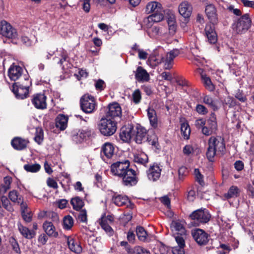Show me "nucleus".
I'll use <instances>...</instances> for the list:
<instances>
[{"mask_svg": "<svg viewBox=\"0 0 254 254\" xmlns=\"http://www.w3.org/2000/svg\"><path fill=\"white\" fill-rule=\"evenodd\" d=\"M129 162L127 160L117 161L111 166L112 174L122 180V183L127 187L135 185L138 182L135 171L129 168Z\"/></svg>", "mask_w": 254, "mask_h": 254, "instance_id": "1", "label": "nucleus"}, {"mask_svg": "<svg viewBox=\"0 0 254 254\" xmlns=\"http://www.w3.org/2000/svg\"><path fill=\"white\" fill-rule=\"evenodd\" d=\"M208 145L206 155L209 161H213L216 155H223L225 151L224 139L220 136L210 137L208 141Z\"/></svg>", "mask_w": 254, "mask_h": 254, "instance_id": "2", "label": "nucleus"}, {"mask_svg": "<svg viewBox=\"0 0 254 254\" xmlns=\"http://www.w3.org/2000/svg\"><path fill=\"white\" fill-rule=\"evenodd\" d=\"M101 133L105 136H111L117 130V122L113 120L103 117L98 124Z\"/></svg>", "mask_w": 254, "mask_h": 254, "instance_id": "3", "label": "nucleus"}, {"mask_svg": "<svg viewBox=\"0 0 254 254\" xmlns=\"http://www.w3.org/2000/svg\"><path fill=\"white\" fill-rule=\"evenodd\" d=\"M190 218L193 221L194 225L199 226L207 223L211 215L206 209H198L192 212L190 215Z\"/></svg>", "mask_w": 254, "mask_h": 254, "instance_id": "4", "label": "nucleus"}, {"mask_svg": "<svg viewBox=\"0 0 254 254\" xmlns=\"http://www.w3.org/2000/svg\"><path fill=\"white\" fill-rule=\"evenodd\" d=\"M251 23L249 14H245L233 24V30L239 34L244 33L250 28Z\"/></svg>", "mask_w": 254, "mask_h": 254, "instance_id": "5", "label": "nucleus"}, {"mask_svg": "<svg viewBox=\"0 0 254 254\" xmlns=\"http://www.w3.org/2000/svg\"><path fill=\"white\" fill-rule=\"evenodd\" d=\"M80 106L85 113H93L96 106L94 98L92 96L85 95L80 99Z\"/></svg>", "mask_w": 254, "mask_h": 254, "instance_id": "6", "label": "nucleus"}, {"mask_svg": "<svg viewBox=\"0 0 254 254\" xmlns=\"http://www.w3.org/2000/svg\"><path fill=\"white\" fill-rule=\"evenodd\" d=\"M122 113V109L119 104L114 102L109 104L107 106L105 117L115 120V119L121 117Z\"/></svg>", "mask_w": 254, "mask_h": 254, "instance_id": "7", "label": "nucleus"}, {"mask_svg": "<svg viewBox=\"0 0 254 254\" xmlns=\"http://www.w3.org/2000/svg\"><path fill=\"white\" fill-rule=\"evenodd\" d=\"M0 33L9 39H14L17 36L16 29L4 20L0 22Z\"/></svg>", "mask_w": 254, "mask_h": 254, "instance_id": "8", "label": "nucleus"}, {"mask_svg": "<svg viewBox=\"0 0 254 254\" xmlns=\"http://www.w3.org/2000/svg\"><path fill=\"white\" fill-rule=\"evenodd\" d=\"M217 130L216 119L214 113H212L209 119L207 120V125L202 128V133L209 136L216 132Z\"/></svg>", "mask_w": 254, "mask_h": 254, "instance_id": "9", "label": "nucleus"}, {"mask_svg": "<svg viewBox=\"0 0 254 254\" xmlns=\"http://www.w3.org/2000/svg\"><path fill=\"white\" fill-rule=\"evenodd\" d=\"M12 91L17 98L23 99L28 94V86L15 82L12 85Z\"/></svg>", "mask_w": 254, "mask_h": 254, "instance_id": "10", "label": "nucleus"}, {"mask_svg": "<svg viewBox=\"0 0 254 254\" xmlns=\"http://www.w3.org/2000/svg\"><path fill=\"white\" fill-rule=\"evenodd\" d=\"M135 134V130L132 125L128 124L123 127L120 131V137L124 142L130 140L131 137Z\"/></svg>", "mask_w": 254, "mask_h": 254, "instance_id": "11", "label": "nucleus"}, {"mask_svg": "<svg viewBox=\"0 0 254 254\" xmlns=\"http://www.w3.org/2000/svg\"><path fill=\"white\" fill-rule=\"evenodd\" d=\"M192 236L199 245H205L208 242V235L202 229H197L192 231Z\"/></svg>", "mask_w": 254, "mask_h": 254, "instance_id": "12", "label": "nucleus"}, {"mask_svg": "<svg viewBox=\"0 0 254 254\" xmlns=\"http://www.w3.org/2000/svg\"><path fill=\"white\" fill-rule=\"evenodd\" d=\"M47 97L44 94H34L32 99V103L38 109L43 110L47 108Z\"/></svg>", "mask_w": 254, "mask_h": 254, "instance_id": "13", "label": "nucleus"}, {"mask_svg": "<svg viewBox=\"0 0 254 254\" xmlns=\"http://www.w3.org/2000/svg\"><path fill=\"white\" fill-rule=\"evenodd\" d=\"M205 11L210 22L213 25L217 24L218 22V15L215 6L212 4H207L206 6Z\"/></svg>", "mask_w": 254, "mask_h": 254, "instance_id": "14", "label": "nucleus"}, {"mask_svg": "<svg viewBox=\"0 0 254 254\" xmlns=\"http://www.w3.org/2000/svg\"><path fill=\"white\" fill-rule=\"evenodd\" d=\"M29 140L20 137H15L11 141V145L16 150H22L26 148Z\"/></svg>", "mask_w": 254, "mask_h": 254, "instance_id": "15", "label": "nucleus"}, {"mask_svg": "<svg viewBox=\"0 0 254 254\" xmlns=\"http://www.w3.org/2000/svg\"><path fill=\"white\" fill-rule=\"evenodd\" d=\"M113 202L118 206L126 205L130 207L131 209L133 208L134 205L130 203L129 199L126 196L122 195H114L112 198Z\"/></svg>", "mask_w": 254, "mask_h": 254, "instance_id": "16", "label": "nucleus"}, {"mask_svg": "<svg viewBox=\"0 0 254 254\" xmlns=\"http://www.w3.org/2000/svg\"><path fill=\"white\" fill-rule=\"evenodd\" d=\"M205 32L209 43L213 44L217 42V36L215 31L214 25L207 24L205 28Z\"/></svg>", "mask_w": 254, "mask_h": 254, "instance_id": "17", "label": "nucleus"}, {"mask_svg": "<svg viewBox=\"0 0 254 254\" xmlns=\"http://www.w3.org/2000/svg\"><path fill=\"white\" fill-rule=\"evenodd\" d=\"M135 78L138 82H148L150 76L147 71L142 66H138L135 72Z\"/></svg>", "mask_w": 254, "mask_h": 254, "instance_id": "18", "label": "nucleus"}, {"mask_svg": "<svg viewBox=\"0 0 254 254\" xmlns=\"http://www.w3.org/2000/svg\"><path fill=\"white\" fill-rule=\"evenodd\" d=\"M178 10L180 14L184 18H189L191 14L192 7L188 1H183L179 6Z\"/></svg>", "mask_w": 254, "mask_h": 254, "instance_id": "19", "label": "nucleus"}, {"mask_svg": "<svg viewBox=\"0 0 254 254\" xmlns=\"http://www.w3.org/2000/svg\"><path fill=\"white\" fill-rule=\"evenodd\" d=\"M161 171V169L157 164L150 166L147 172L148 179L153 181H156L160 177Z\"/></svg>", "mask_w": 254, "mask_h": 254, "instance_id": "20", "label": "nucleus"}, {"mask_svg": "<svg viewBox=\"0 0 254 254\" xmlns=\"http://www.w3.org/2000/svg\"><path fill=\"white\" fill-rule=\"evenodd\" d=\"M22 71V68L20 66L12 65L8 69V75L11 80L15 81L21 76Z\"/></svg>", "mask_w": 254, "mask_h": 254, "instance_id": "21", "label": "nucleus"}, {"mask_svg": "<svg viewBox=\"0 0 254 254\" xmlns=\"http://www.w3.org/2000/svg\"><path fill=\"white\" fill-rule=\"evenodd\" d=\"M17 227L20 234L25 239H31L36 235L35 231L29 229V228L23 226L20 223H18Z\"/></svg>", "mask_w": 254, "mask_h": 254, "instance_id": "22", "label": "nucleus"}, {"mask_svg": "<svg viewBox=\"0 0 254 254\" xmlns=\"http://www.w3.org/2000/svg\"><path fill=\"white\" fill-rule=\"evenodd\" d=\"M43 227L46 234L49 237L54 238L58 237V232L56 231L55 227L52 222L45 221L43 224Z\"/></svg>", "mask_w": 254, "mask_h": 254, "instance_id": "23", "label": "nucleus"}, {"mask_svg": "<svg viewBox=\"0 0 254 254\" xmlns=\"http://www.w3.org/2000/svg\"><path fill=\"white\" fill-rule=\"evenodd\" d=\"M135 132V139L137 143L140 144L142 141L147 139V130L144 127L140 126L136 127Z\"/></svg>", "mask_w": 254, "mask_h": 254, "instance_id": "24", "label": "nucleus"}, {"mask_svg": "<svg viewBox=\"0 0 254 254\" xmlns=\"http://www.w3.org/2000/svg\"><path fill=\"white\" fill-rule=\"evenodd\" d=\"M114 147L110 143H105L102 146L101 154L105 155L107 158H111L114 153Z\"/></svg>", "mask_w": 254, "mask_h": 254, "instance_id": "25", "label": "nucleus"}, {"mask_svg": "<svg viewBox=\"0 0 254 254\" xmlns=\"http://www.w3.org/2000/svg\"><path fill=\"white\" fill-rule=\"evenodd\" d=\"M162 11L161 3L156 1L150 2L146 6V12L148 14L162 12Z\"/></svg>", "mask_w": 254, "mask_h": 254, "instance_id": "26", "label": "nucleus"}, {"mask_svg": "<svg viewBox=\"0 0 254 254\" xmlns=\"http://www.w3.org/2000/svg\"><path fill=\"white\" fill-rule=\"evenodd\" d=\"M67 117L64 115H59L56 119V126L61 130H64L67 127Z\"/></svg>", "mask_w": 254, "mask_h": 254, "instance_id": "27", "label": "nucleus"}, {"mask_svg": "<svg viewBox=\"0 0 254 254\" xmlns=\"http://www.w3.org/2000/svg\"><path fill=\"white\" fill-rule=\"evenodd\" d=\"M67 244L69 249L73 252L76 254H80L81 253L82 249L80 244L78 242H75V240L71 238H67Z\"/></svg>", "mask_w": 254, "mask_h": 254, "instance_id": "28", "label": "nucleus"}, {"mask_svg": "<svg viewBox=\"0 0 254 254\" xmlns=\"http://www.w3.org/2000/svg\"><path fill=\"white\" fill-rule=\"evenodd\" d=\"M240 193V190L239 188L234 186H231L228 192L223 195V197L225 199H229L231 198H235L239 196Z\"/></svg>", "mask_w": 254, "mask_h": 254, "instance_id": "29", "label": "nucleus"}, {"mask_svg": "<svg viewBox=\"0 0 254 254\" xmlns=\"http://www.w3.org/2000/svg\"><path fill=\"white\" fill-rule=\"evenodd\" d=\"M147 116L151 126L154 128H156L158 126V120L156 111L152 108H148L147 110Z\"/></svg>", "mask_w": 254, "mask_h": 254, "instance_id": "30", "label": "nucleus"}, {"mask_svg": "<svg viewBox=\"0 0 254 254\" xmlns=\"http://www.w3.org/2000/svg\"><path fill=\"white\" fill-rule=\"evenodd\" d=\"M171 228L173 230L177 232V234L181 235H185L186 230L184 225L181 222L179 221H173L171 223Z\"/></svg>", "mask_w": 254, "mask_h": 254, "instance_id": "31", "label": "nucleus"}, {"mask_svg": "<svg viewBox=\"0 0 254 254\" xmlns=\"http://www.w3.org/2000/svg\"><path fill=\"white\" fill-rule=\"evenodd\" d=\"M133 161L138 164L145 165L148 162V158L145 153L140 152L134 155Z\"/></svg>", "mask_w": 254, "mask_h": 254, "instance_id": "32", "label": "nucleus"}, {"mask_svg": "<svg viewBox=\"0 0 254 254\" xmlns=\"http://www.w3.org/2000/svg\"><path fill=\"white\" fill-rule=\"evenodd\" d=\"M91 134V131L88 129L85 130H80L78 131L76 135L73 137V139L79 142H81L87 136H89Z\"/></svg>", "mask_w": 254, "mask_h": 254, "instance_id": "33", "label": "nucleus"}, {"mask_svg": "<svg viewBox=\"0 0 254 254\" xmlns=\"http://www.w3.org/2000/svg\"><path fill=\"white\" fill-rule=\"evenodd\" d=\"M164 57L162 56L152 55L149 58L147 63L150 66L155 67L161 63Z\"/></svg>", "mask_w": 254, "mask_h": 254, "instance_id": "34", "label": "nucleus"}, {"mask_svg": "<svg viewBox=\"0 0 254 254\" xmlns=\"http://www.w3.org/2000/svg\"><path fill=\"white\" fill-rule=\"evenodd\" d=\"M70 203L73 209L76 210H80L84 205L83 201L79 196L72 198Z\"/></svg>", "mask_w": 254, "mask_h": 254, "instance_id": "35", "label": "nucleus"}, {"mask_svg": "<svg viewBox=\"0 0 254 254\" xmlns=\"http://www.w3.org/2000/svg\"><path fill=\"white\" fill-rule=\"evenodd\" d=\"M0 202L2 206L9 212H13L14 209L8 199L5 195L0 196Z\"/></svg>", "mask_w": 254, "mask_h": 254, "instance_id": "36", "label": "nucleus"}, {"mask_svg": "<svg viewBox=\"0 0 254 254\" xmlns=\"http://www.w3.org/2000/svg\"><path fill=\"white\" fill-rule=\"evenodd\" d=\"M8 197L11 201L15 203L21 202L23 198L15 190H12L9 192Z\"/></svg>", "mask_w": 254, "mask_h": 254, "instance_id": "37", "label": "nucleus"}, {"mask_svg": "<svg viewBox=\"0 0 254 254\" xmlns=\"http://www.w3.org/2000/svg\"><path fill=\"white\" fill-rule=\"evenodd\" d=\"M74 220L70 215L64 217L63 219V227L65 230H70L73 226Z\"/></svg>", "mask_w": 254, "mask_h": 254, "instance_id": "38", "label": "nucleus"}, {"mask_svg": "<svg viewBox=\"0 0 254 254\" xmlns=\"http://www.w3.org/2000/svg\"><path fill=\"white\" fill-rule=\"evenodd\" d=\"M136 233L140 241H145L147 237V232L143 227L141 226H137L136 229Z\"/></svg>", "mask_w": 254, "mask_h": 254, "instance_id": "39", "label": "nucleus"}, {"mask_svg": "<svg viewBox=\"0 0 254 254\" xmlns=\"http://www.w3.org/2000/svg\"><path fill=\"white\" fill-rule=\"evenodd\" d=\"M24 169L28 172L36 173L41 169V166L38 164H27L24 165Z\"/></svg>", "mask_w": 254, "mask_h": 254, "instance_id": "40", "label": "nucleus"}, {"mask_svg": "<svg viewBox=\"0 0 254 254\" xmlns=\"http://www.w3.org/2000/svg\"><path fill=\"white\" fill-rule=\"evenodd\" d=\"M181 130L184 138L188 139L190 133V129L188 124L186 123L182 124Z\"/></svg>", "mask_w": 254, "mask_h": 254, "instance_id": "41", "label": "nucleus"}, {"mask_svg": "<svg viewBox=\"0 0 254 254\" xmlns=\"http://www.w3.org/2000/svg\"><path fill=\"white\" fill-rule=\"evenodd\" d=\"M100 224L102 228L104 230L109 236H111L113 235L114 231L109 225L110 224L106 223L104 220H101Z\"/></svg>", "mask_w": 254, "mask_h": 254, "instance_id": "42", "label": "nucleus"}, {"mask_svg": "<svg viewBox=\"0 0 254 254\" xmlns=\"http://www.w3.org/2000/svg\"><path fill=\"white\" fill-rule=\"evenodd\" d=\"M164 15L161 12L154 13L148 16V20L153 21L154 22H158L162 20Z\"/></svg>", "mask_w": 254, "mask_h": 254, "instance_id": "43", "label": "nucleus"}, {"mask_svg": "<svg viewBox=\"0 0 254 254\" xmlns=\"http://www.w3.org/2000/svg\"><path fill=\"white\" fill-rule=\"evenodd\" d=\"M162 63H164V68L165 69H170L173 67L174 64V60L171 58H169L168 56L166 55L165 58L164 57V59Z\"/></svg>", "mask_w": 254, "mask_h": 254, "instance_id": "44", "label": "nucleus"}, {"mask_svg": "<svg viewBox=\"0 0 254 254\" xmlns=\"http://www.w3.org/2000/svg\"><path fill=\"white\" fill-rule=\"evenodd\" d=\"M201 77L206 88H207L210 91L213 90L214 87L212 84L210 78L205 75H202Z\"/></svg>", "mask_w": 254, "mask_h": 254, "instance_id": "45", "label": "nucleus"}, {"mask_svg": "<svg viewBox=\"0 0 254 254\" xmlns=\"http://www.w3.org/2000/svg\"><path fill=\"white\" fill-rule=\"evenodd\" d=\"M43 138L44 135L43 130L41 128H36V131L34 137L35 141L39 144H40L43 140Z\"/></svg>", "mask_w": 254, "mask_h": 254, "instance_id": "46", "label": "nucleus"}, {"mask_svg": "<svg viewBox=\"0 0 254 254\" xmlns=\"http://www.w3.org/2000/svg\"><path fill=\"white\" fill-rule=\"evenodd\" d=\"M147 33L151 38H155L159 33V27L156 26H152L147 30Z\"/></svg>", "mask_w": 254, "mask_h": 254, "instance_id": "47", "label": "nucleus"}, {"mask_svg": "<svg viewBox=\"0 0 254 254\" xmlns=\"http://www.w3.org/2000/svg\"><path fill=\"white\" fill-rule=\"evenodd\" d=\"M195 111L198 114L201 115H205L208 112L207 109L204 105L201 104L196 105Z\"/></svg>", "mask_w": 254, "mask_h": 254, "instance_id": "48", "label": "nucleus"}, {"mask_svg": "<svg viewBox=\"0 0 254 254\" xmlns=\"http://www.w3.org/2000/svg\"><path fill=\"white\" fill-rule=\"evenodd\" d=\"M203 102L214 109L216 107L215 103L213 99L208 95H206L203 98Z\"/></svg>", "mask_w": 254, "mask_h": 254, "instance_id": "49", "label": "nucleus"}, {"mask_svg": "<svg viewBox=\"0 0 254 254\" xmlns=\"http://www.w3.org/2000/svg\"><path fill=\"white\" fill-rule=\"evenodd\" d=\"M133 102L135 104H138L141 99V92L139 89H136L132 95Z\"/></svg>", "mask_w": 254, "mask_h": 254, "instance_id": "50", "label": "nucleus"}, {"mask_svg": "<svg viewBox=\"0 0 254 254\" xmlns=\"http://www.w3.org/2000/svg\"><path fill=\"white\" fill-rule=\"evenodd\" d=\"M133 254H150L149 251L140 246H135L133 250Z\"/></svg>", "mask_w": 254, "mask_h": 254, "instance_id": "51", "label": "nucleus"}, {"mask_svg": "<svg viewBox=\"0 0 254 254\" xmlns=\"http://www.w3.org/2000/svg\"><path fill=\"white\" fill-rule=\"evenodd\" d=\"M78 220L81 222L86 223L87 221V212L85 209L81 210L77 216Z\"/></svg>", "mask_w": 254, "mask_h": 254, "instance_id": "52", "label": "nucleus"}, {"mask_svg": "<svg viewBox=\"0 0 254 254\" xmlns=\"http://www.w3.org/2000/svg\"><path fill=\"white\" fill-rule=\"evenodd\" d=\"M205 123L206 121L205 120L200 118L195 120L194 125L196 128H201V132H202V128L205 127Z\"/></svg>", "mask_w": 254, "mask_h": 254, "instance_id": "53", "label": "nucleus"}, {"mask_svg": "<svg viewBox=\"0 0 254 254\" xmlns=\"http://www.w3.org/2000/svg\"><path fill=\"white\" fill-rule=\"evenodd\" d=\"M235 97L241 102H245L247 101L246 96L244 94L243 91L240 90H238L236 92Z\"/></svg>", "mask_w": 254, "mask_h": 254, "instance_id": "54", "label": "nucleus"}, {"mask_svg": "<svg viewBox=\"0 0 254 254\" xmlns=\"http://www.w3.org/2000/svg\"><path fill=\"white\" fill-rule=\"evenodd\" d=\"M147 140H148L149 144L152 146L157 147L158 145V138L155 134H153L152 135L147 137Z\"/></svg>", "mask_w": 254, "mask_h": 254, "instance_id": "55", "label": "nucleus"}, {"mask_svg": "<svg viewBox=\"0 0 254 254\" xmlns=\"http://www.w3.org/2000/svg\"><path fill=\"white\" fill-rule=\"evenodd\" d=\"M180 54V50L178 49H174L170 52H168L166 54L167 56L169 58H171L172 60H174V59L178 56Z\"/></svg>", "mask_w": 254, "mask_h": 254, "instance_id": "56", "label": "nucleus"}, {"mask_svg": "<svg viewBox=\"0 0 254 254\" xmlns=\"http://www.w3.org/2000/svg\"><path fill=\"white\" fill-rule=\"evenodd\" d=\"M184 235L177 234L175 237L176 241L178 244V247H184L185 246V240L183 238Z\"/></svg>", "mask_w": 254, "mask_h": 254, "instance_id": "57", "label": "nucleus"}, {"mask_svg": "<svg viewBox=\"0 0 254 254\" xmlns=\"http://www.w3.org/2000/svg\"><path fill=\"white\" fill-rule=\"evenodd\" d=\"M22 218L23 220L26 223H29L32 221V214L30 212H25L21 213Z\"/></svg>", "mask_w": 254, "mask_h": 254, "instance_id": "58", "label": "nucleus"}, {"mask_svg": "<svg viewBox=\"0 0 254 254\" xmlns=\"http://www.w3.org/2000/svg\"><path fill=\"white\" fill-rule=\"evenodd\" d=\"M194 173L195 174L196 181L201 186H203L204 185L203 176L200 173L198 169H195L194 170Z\"/></svg>", "mask_w": 254, "mask_h": 254, "instance_id": "59", "label": "nucleus"}, {"mask_svg": "<svg viewBox=\"0 0 254 254\" xmlns=\"http://www.w3.org/2000/svg\"><path fill=\"white\" fill-rule=\"evenodd\" d=\"M225 104L227 105L229 107L234 106L236 104V101L234 98L231 97H227L224 100Z\"/></svg>", "mask_w": 254, "mask_h": 254, "instance_id": "60", "label": "nucleus"}, {"mask_svg": "<svg viewBox=\"0 0 254 254\" xmlns=\"http://www.w3.org/2000/svg\"><path fill=\"white\" fill-rule=\"evenodd\" d=\"M48 239V237L46 234H42L39 236L38 242L42 245H44L47 243Z\"/></svg>", "mask_w": 254, "mask_h": 254, "instance_id": "61", "label": "nucleus"}, {"mask_svg": "<svg viewBox=\"0 0 254 254\" xmlns=\"http://www.w3.org/2000/svg\"><path fill=\"white\" fill-rule=\"evenodd\" d=\"M96 89L100 91L103 90L105 86V82L101 79L97 80L95 84Z\"/></svg>", "mask_w": 254, "mask_h": 254, "instance_id": "62", "label": "nucleus"}, {"mask_svg": "<svg viewBox=\"0 0 254 254\" xmlns=\"http://www.w3.org/2000/svg\"><path fill=\"white\" fill-rule=\"evenodd\" d=\"M47 184L50 188L54 189H57L58 188L57 183L53 179L50 178H48L47 180Z\"/></svg>", "mask_w": 254, "mask_h": 254, "instance_id": "63", "label": "nucleus"}, {"mask_svg": "<svg viewBox=\"0 0 254 254\" xmlns=\"http://www.w3.org/2000/svg\"><path fill=\"white\" fill-rule=\"evenodd\" d=\"M184 247H175L173 248L172 252L173 254H185L184 249Z\"/></svg>", "mask_w": 254, "mask_h": 254, "instance_id": "64", "label": "nucleus"}]
</instances>
